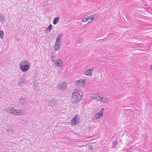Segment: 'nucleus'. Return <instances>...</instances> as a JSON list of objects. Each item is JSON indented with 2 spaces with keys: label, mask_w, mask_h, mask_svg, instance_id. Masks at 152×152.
Returning a JSON list of instances; mask_svg holds the SVG:
<instances>
[{
  "label": "nucleus",
  "mask_w": 152,
  "mask_h": 152,
  "mask_svg": "<svg viewBox=\"0 0 152 152\" xmlns=\"http://www.w3.org/2000/svg\"><path fill=\"white\" fill-rule=\"evenodd\" d=\"M83 93L81 92L79 89L77 88L75 89L72 94V103H77L82 98Z\"/></svg>",
  "instance_id": "obj_1"
},
{
  "label": "nucleus",
  "mask_w": 152,
  "mask_h": 152,
  "mask_svg": "<svg viewBox=\"0 0 152 152\" xmlns=\"http://www.w3.org/2000/svg\"><path fill=\"white\" fill-rule=\"evenodd\" d=\"M31 66V64L28 61L24 60L20 63L19 67L21 70L23 72L27 71Z\"/></svg>",
  "instance_id": "obj_2"
},
{
  "label": "nucleus",
  "mask_w": 152,
  "mask_h": 152,
  "mask_svg": "<svg viewBox=\"0 0 152 152\" xmlns=\"http://www.w3.org/2000/svg\"><path fill=\"white\" fill-rule=\"evenodd\" d=\"M110 101V99L107 98L106 96L101 94L99 101L104 103H106Z\"/></svg>",
  "instance_id": "obj_3"
},
{
  "label": "nucleus",
  "mask_w": 152,
  "mask_h": 152,
  "mask_svg": "<svg viewBox=\"0 0 152 152\" xmlns=\"http://www.w3.org/2000/svg\"><path fill=\"white\" fill-rule=\"evenodd\" d=\"M13 115H22L24 114L23 110L20 109H15L14 108Z\"/></svg>",
  "instance_id": "obj_4"
},
{
  "label": "nucleus",
  "mask_w": 152,
  "mask_h": 152,
  "mask_svg": "<svg viewBox=\"0 0 152 152\" xmlns=\"http://www.w3.org/2000/svg\"><path fill=\"white\" fill-rule=\"evenodd\" d=\"M56 104V100L53 99V100L49 101L48 102V104L47 106V108L50 109H51L53 106H54Z\"/></svg>",
  "instance_id": "obj_5"
},
{
  "label": "nucleus",
  "mask_w": 152,
  "mask_h": 152,
  "mask_svg": "<svg viewBox=\"0 0 152 152\" xmlns=\"http://www.w3.org/2000/svg\"><path fill=\"white\" fill-rule=\"evenodd\" d=\"M67 83L64 82H62L59 83L57 86V88L59 90H64L67 86Z\"/></svg>",
  "instance_id": "obj_6"
},
{
  "label": "nucleus",
  "mask_w": 152,
  "mask_h": 152,
  "mask_svg": "<svg viewBox=\"0 0 152 152\" xmlns=\"http://www.w3.org/2000/svg\"><path fill=\"white\" fill-rule=\"evenodd\" d=\"M79 115H76L73 118L71 122L72 125H75L79 123Z\"/></svg>",
  "instance_id": "obj_7"
},
{
  "label": "nucleus",
  "mask_w": 152,
  "mask_h": 152,
  "mask_svg": "<svg viewBox=\"0 0 152 152\" xmlns=\"http://www.w3.org/2000/svg\"><path fill=\"white\" fill-rule=\"evenodd\" d=\"M53 62L56 66L61 67L62 66L63 61L61 59L58 58L56 60H54V62Z\"/></svg>",
  "instance_id": "obj_8"
},
{
  "label": "nucleus",
  "mask_w": 152,
  "mask_h": 152,
  "mask_svg": "<svg viewBox=\"0 0 152 152\" xmlns=\"http://www.w3.org/2000/svg\"><path fill=\"white\" fill-rule=\"evenodd\" d=\"M101 95V94H92L91 95L90 97L92 99H95L99 101Z\"/></svg>",
  "instance_id": "obj_9"
},
{
  "label": "nucleus",
  "mask_w": 152,
  "mask_h": 152,
  "mask_svg": "<svg viewBox=\"0 0 152 152\" xmlns=\"http://www.w3.org/2000/svg\"><path fill=\"white\" fill-rule=\"evenodd\" d=\"M93 69L91 68L86 70L84 72V74L87 76H90L92 75Z\"/></svg>",
  "instance_id": "obj_10"
},
{
  "label": "nucleus",
  "mask_w": 152,
  "mask_h": 152,
  "mask_svg": "<svg viewBox=\"0 0 152 152\" xmlns=\"http://www.w3.org/2000/svg\"><path fill=\"white\" fill-rule=\"evenodd\" d=\"M102 111H101L98 113H95L94 115V118L96 119L100 118L102 116Z\"/></svg>",
  "instance_id": "obj_11"
},
{
  "label": "nucleus",
  "mask_w": 152,
  "mask_h": 152,
  "mask_svg": "<svg viewBox=\"0 0 152 152\" xmlns=\"http://www.w3.org/2000/svg\"><path fill=\"white\" fill-rule=\"evenodd\" d=\"M14 108V107H7L5 109V110L8 113L13 115Z\"/></svg>",
  "instance_id": "obj_12"
},
{
  "label": "nucleus",
  "mask_w": 152,
  "mask_h": 152,
  "mask_svg": "<svg viewBox=\"0 0 152 152\" xmlns=\"http://www.w3.org/2000/svg\"><path fill=\"white\" fill-rule=\"evenodd\" d=\"M25 79L24 77H21L18 83V85L20 86H22L25 84Z\"/></svg>",
  "instance_id": "obj_13"
},
{
  "label": "nucleus",
  "mask_w": 152,
  "mask_h": 152,
  "mask_svg": "<svg viewBox=\"0 0 152 152\" xmlns=\"http://www.w3.org/2000/svg\"><path fill=\"white\" fill-rule=\"evenodd\" d=\"M60 42H56V41L55 45L54 46V48L55 49L56 51H57L60 48L59 46H60Z\"/></svg>",
  "instance_id": "obj_14"
},
{
  "label": "nucleus",
  "mask_w": 152,
  "mask_h": 152,
  "mask_svg": "<svg viewBox=\"0 0 152 152\" xmlns=\"http://www.w3.org/2000/svg\"><path fill=\"white\" fill-rule=\"evenodd\" d=\"M52 25L50 24L46 28L45 30L46 32L48 33L50 32L52 28Z\"/></svg>",
  "instance_id": "obj_15"
},
{
  "label": "nucleus",
  "mask_w": 152,
  "mask_h": 152,
  "mask_svg": "<svg viewBox=\"0 0 152 152\" xmlns=\"http://www.w3.org/2000/svg\"><path fill=\"white\" fill-rule=\"evenodd\" d=\"M5 19L3 15L0 14V21L2 23L4 22Z\"/></svg>",
  "instance_id": "obj_16"
},
{
  "label": "nucleus",
  "mask_w": 152,
  "mask_h": 152,
  "mask_svg": "<svg viewBox=\"0 0 152 152\" xmlns=\"http://www.w3.org/2000/svg\"><path fill=\"white\" fill-rule=\"evenodd\" d=\"M59 19V17H58L55 18L53 21V24L54 25L56 24L58 21Z\"/></svg>",
  "instance_id": "obj_17"
},
{
  "label": "nucleus",
  "mask_w": 152,
  "mask_h": 152,
  "mask_svg": "<svg viewBox=\"0 0 152 152\" xmlns=\"http://www.w3.org/2000/svg\"><path fill=\"white\" fill-rule=\"evenodd\" d=\"M84 81L82 79H80L75 81L76 84L78 85L83 83Z\"/></svg>",
  "instance_id": "obj_18"
},
{
  "label": "nucleus",
  "mask_w": 152,
  "mask_h": 152,
  "mask_svg": "<svg viewBox=\"0 0 152 152\" xmlns=\"http://www.w3.org/2000/svg\"><path fill=\"white\" fill-rule=\"evenodd\" d=\"M19 101L21 104V105L25 104V99L23 97H20L19 99Z\"/></svg>",
  "instance_id": "obj_19"
},
{
  "label": "nucleus",
  "mask_w": 152,
  "mask_h": 152,
  "mask_svg": "<svg viewBox=\"0 0 152 152\" xmlns=\"http://www.w3.org/2000/svg\"><path fill=\"white\" fill-rule=\"evenodd\" d=\"M56 56L55 53L53 52L51 54V58L52 60V61L53 62H54V58Z\"/></svg>",
  "instance_id": "obj_20"
},
{
  "label": "nucleus",
  "mask_w": 152,
  "mask_h": 152,
  "mask_svg": "<svg viewBox=\"0 0 152 152\" xmlns=\"http://www.w3.org/2000/svg\"><path fill=\"white\" fill-rule=\"evenodd\" d=\"M94 15H91V16H88L87 17V18L88 19V20L89 19H91V20H94V21H95L96 20H94V18H93V16H94Z\"/></svg>",
  "instance_id": "obj_21"
},
{
  "label": "nucleus",
  "mask_w": 152,
  "mask_h": 152,
  "mask_svg": "<svg viewBox=\"0 0 152 152\" xmlns=\"http://www.w3.org/2000/svg\"><path fill=\"white\" fill-rule=\"evenodd\" d=\"M3 35L4 32L2 31H0V38L1 39H3Z\"/></svg>",
  "instance_id": "obj_22"
},
{
  "label": "nucleus",
  "mask_w": 152,
  "mask_h": 152,
  "mask_svg": "<svg viewBox=\"0 0 152 152\" xmlns=\"http://www.w3.org/2000/svg\"><path fill=\"white\" fill-rule=\"evenodd\" d=\"M117 144V142L116 141H115L112 144L113 147H115Z\"/></svg>",
  "instance_id": "obj_23"
},
{
  "label": "nucleus",
  "mask_w": 152,
  "mask_h": 152,
  "mask_svg": "<svg viewBox=\"0 0 152 152\" xmlns=\"http://www.w3.org/2000/svg\"><path fill=\"white\" fill-rule=\"evenodd\" d=\"M63 35V34L61 33L59 34V35H58V36H57L56 38H57L58 39H60L62 37V36Z\"/></svg>",
  "instance_id": "obj_24"
},
{
  "label": "nucleus",
  "mask_w": 152,
  "mask_h": 152,
  "mask_svg": "<svg viewBox=\"0 0 152 152\" xmlns=\"http://www.w3.org/2000/svg\"><path fill=\"white\" fill-rule=\"evenodd\" d=\"M88 20L87 17L86 18H84L82 19V22H87Z\"/></svg>",
  "instance_id": "obj_25"
},
{
  "label": "nucleus",
  "mask_w": 152,
  "mask_h": 152,
  "mask_svg": "<svg viewBox=\"0 0 152 152\" xmlns=\"http://www.w3.org/2000/svg\"><path fill=\"white\" fill-rule=\"evenodd\" d=\"M7 132H13V130H12L11 129H9L7 130Z\"/></svg>",
  "instance_id": "obj_26"
},
{
  "label": "nucleus",
  "mask_w": 152,
  "mask_h": 152,
  "mask_svg": "<svg viewBox=\"0 0 152 152\" xmlns=\"http://www.w3.org/2000/svg\"><path fill=\"white\" fill-rule=\"evenodd\" d=\"M56 42H61L60 41V39L58 38H56Z\"/></svg>",
  "instance_id": "obj_27"
},
{
  "label": "nucleus",
  "mask_w": 152,
  "mask_h": 152,
  "mask_svg": "<svg viewBox=\"0 0 152 152\" xmlns=\"http://www.w3.org/2000/svg\"><path fill=\"white\" fill-rule=\"evenodd\" d=\"M33 89L35 90H37L38 89L37 88L35 85H34V86H33Z\"/></svg>",
  "instance_id": "obj_28"
},
{
  "label": "nucleus",
  "mask_w": 152,
  "mask_h": 152,
  "mask_svg": "<svg viewBox=\"0 0 152 152\" xmlns=\"http://www.w3.org/2000/svg\"><path fill=\"white\" fill-rule=\"evenodd\" d=\"M150 67H151V70H150V72L152 73V65H151L150 66Z\"/></svg>",
  "instance_id": "obj_29"
},
{
  "label": "nucleus",
  "mask_w": 152,
  "mask_h": 152,
  "mask_svg": "<svg viewBox=\"0 0 152 152\" xmlns=\"http://www.w3.org/2000/svg\"><path fill=\"white\" fill-rule=\"evenodd\" d=\"M104 108H102V109H101V110L100 111H102V112L103 111V110H104Z\"/></svg>",
  "instance_id": "obj_30"
},
{
  "label": "nucleus",
  "mask_w": 152,
  "mask_h": 152,
  "mask_svg": "<svg viewBox=\"0 0 152 152\" xmlns=\"http://www.w3.org/2000/svg\"><path fill=\"white\" fill-rule=\"evenodd\" d=\"M93 149V147H91L90 148V150H92Z\"/></svg>",
  "instance_id": "obj_31"
},
{
  "label": "nucleus",
  "mask_w": 152,
  "mask_h": 152,
  "mask_svg": "<svg viewBox=\"0 0 152 152\" xmlns=\"http://www.w3.org/2000/svg\"><path fill=\"white\" fill-rule=\"evenodd\" d=\"M91 22V21H89L88 23H89Z\"/></svg>",
  "instance_id": "obj_32"
}]
</instances>
